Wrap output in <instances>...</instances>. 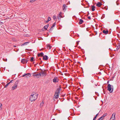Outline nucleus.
<instances>
[{"label":"nucleus","instance_id":"nucleus-26","mask_svg":"<svg viewBox=\"0 0 120 120\" xmlns=\"http://www.w3.org/2000/svg\"><path fill=\"white\" fill-rule=\"evenodd\" d=\"M98 114H99V113H98L95 116V117H94V120H95L96 119L97 117V116H98Z\"/></svg>","mask_w":120,"mask_h":120},{"label":"nucleus","instance_id":"nucleus-31","mask_svg":"<svg viewBox=\"0 0 120 120\" xmlns=\"http://www.w3.org/2000/svg\"><path fill=\"white\" fill-rule=\"evenodd\" d=\"M2 106V105L0 103V110H1L2 109V108H1V107Z\"/></svg>","mask_w":120,"mask_h":120},{"label":"nucleus","instance_id":"nucleus-12","mask_svg":"<svg viewBox=\"0 0 120 120\" xmlns=\"http://www.w3.org/2000/svg\"><path fill=\"white\" fill-rule=\"evenodd\" d=\"M102 5V3L99 2H98L96 4L97 6L99 7H100Z\"/></svg>","mask_w":120,"mask_h":120},{"label":"nucleus","instance_id":"nucleus-7","mask_svg":"<svg viewBox=\"0 0 120 120\" xmlns=\"http://www.w3.org/2000/svg\"><path fill=\"white\" fill-rule=\"evenodd\" d=\"M59 81L58 78L57 77H55L53 79V82L54 83L58 82Z\"/></svg>","mask_w":120,"mask_h":120},{"label":"nucleus","instance_id":"nucleus-41","mask_svg":"<svg viewBox=\"0 0 120 120\" xmlns=\"http://www.w3.org/2000/svg\"><path fill=\"white\" fill-rule=\"evenodd\" d=\"M88 18L90 19H91V18L90 16H88Z\"/></svg>","mask_w":120,"mask_h":120},{"label":"nucleus","instance_id":"nucleus-30","mask_svg":"<svg viewBox=\"0 0 120 120\" xmlns=\"http://www.w3.org/2000/svg\"><path fill=\"white\" fill-rule=\"evenodd\" d=\"M10 84V83L8 82V83L5 86V87L6 88L8 86V85Z\"/></svg>","mask_w":120,"mask_h":120},{"label":"nucleus","instance_id":"nucleus-22","mask_svg":"<svg viewBox=\"0 0 120 120\" xmlns=\"http://www.w3.org/2000/svg\"><path fill=\"white\" fill-rule=\"evenodd\" d=\"M29 43V42H27L24 43V44L22 45H27V44H28Z\"/></svg>","mask_w":120,"mask_h":120},{"label":"nucleus","instance_id":"nucleus-47","mask_svg":"<svg viewBox=\"0 0 120 120\" xmlns=\"http://www.w3.org/2000/svg\"><path fill=\"white\" fill-rule=\"evenodd\" d=\"M42 62V61H41V62H40L41 63Z\"/></svg>","mask_w":120,"mask_h":120},{"label":"nucleus","instance_id":"nucleus-1","mask_svg":"<svg viewBox=\"0 0 120 120\" xmlns=\"http://www.w3.org/2000/svg\"><path fill=\"white\" fill-rule=\"evenodd\" d=\"M38 94L34 92L32 94L29 98L30 100L32 102L35 100L37 98Z\"/></svg>","mask_w":120,"mask_h":120},{"label":"nucleus","instance_id":"nucleus-51","mask_svg":"<svg viewBox=\"0 0 120 120\" xmlns=\"http://www.w3.org/2000/svg\"><path fill=\"white\" fill-rule=\"evenodd\" d=\"M39 59H40V60H41V58H39Z\"/></svg>","mask_w":120,"mask_h":120},{"label":"nucleus","instance_id":"nucleus-28","mask_svg":"<svg viewBox=\"0 0 120 120\" xmlns=\"http://www.w3.org/2000/svg\"><path fill=\"white\" fill-rule=\"evenodd\" d=\"M3 60L5 61H7V59L5 58H3Z\"/></svg>","mask_w":120,"mask_h":120},{"label":"nucleus","instance_id":"nucleus-38","mask_svg":"<svg viewBox=\"0 0 120 120\" xmlns=\"http://www.w3.org/2000/svg\"><path fill=\"white\" fill-rule=\"evenodd\" d=\"M53 19H55L56 18L55 16L53 15Z\"/></svg>","mask_w":120,"mask_h":120},{"label":"nucleus","instance_id":"nucleus-40","mask_svg":"<svg viewBox=\"0 0 120 120\" xmlns=\"http://www.w3.org/2000/svg\"><path fill=\"white\" fill-rule=\"evenodd\" d=\"M41 30L42 31H44L45 30V29L43 28H42V29Z\"/></svg>","mask_w":120,"mask_h":120},{"label":"nucleus","instance_id":"nucleus-17","mask_svg":"<svg viewBox=\"0 0 120 120\" xmlns=\"http://www.w3.org/2000/svg\"><path fill=\"white\" fill-rule=\"evenodd\" d=\"M91 7L92 8V10L93 11H94L95 10V7L94 6L92 5L91 6Z\"/></svg>","mask_w":120,"mask_h":120},{"label":"nucleus","instance_id":"nucleus-42","mask_svg":"<svg viewBox=\"0 0 120 120\" xmlns=\"http://www.w3.org/2000/svg\"><path fill=\"white\" fill-rule=\"evenodd\" d=\"M63 48L64 49H63V50H66V49H65V47H63Z\"/></svg>","mask_w":120,"mask_h":120},{"label":"nucleus","instance_id":"nucleus-49","mask_svg":"<svg viewBox=\"0 0 120 120\" xmlns=\"http://www.w3.org/2000/svg\"><path fill=\"white\" fill-rule=\"evenodd\" d=\"M60 112V111H59V113H60V112Z\"/></svg>","mask_w":120,"mask_h":120},{"label":"nucleus","instance_id":"nucleus-19","mask_svg":"<svg viewBox=\"0 0 120 120\" xmlns=\"http://www.w3.org/2000/svg\"><path fill=\"white\" fill-rule=\"evenodd\" d=\"M107 113H105L102 116H101V117L103 119H104V117H105V116H106L107 115Z\"/></svg>","mask_w":120,"mask_h":120},{"label":"nucleus","instance_id":"nucleus-33","mask_svg":"<svg viewBox=\"0 0 120 120\" xmlns=\"http://www.w3.org/2000/svg\"><path fill=\"white\" fill-rule=\"evenodd\" d=\"M48 20L49 21H50L51 20V19L49 17H48Z\"/></svg>","mask_w":120,"mask_h":120},{"label":"nucleus","instance_id":"nucleus-14","mask_svg":"<svg viewBox=\"0 0 120 120\" xmlns=\"http://www.w3.org/2000/svg\"><path fill=\"white\" fill-rule=\"evenodd\" d=\"M44 55L43 53L42 52L40 53H39L38 54V57H40V56H43Z\"/></svg>","mask_w":120,"mask_h":120},{"label":"nucleus","instance_id":"nucleus-5","mask_svg":"<svg viewBox=\"0 0 120 120\" xmlns=\"http://www.w3.org/2000/svg\"><path fill=\"white\" fill-rule=\"evenodd\" d=\"M29 61V59L28 58L26 59H23L21 60V62L23 64L26 63Z\"/></svg>","mask_w":120,"mask_h":120},{"label":"nucleus","instance_id":"nucleus-52","mask_svg":"<svg viewBox=\"0 0 120 120\" xmlns=\"http://www.w3.org/2000/svg\"><path fill=\"white\" fill-rule=\"evenodd\" d=\"M42 50V49H41V50Z\"/></svg>","mask_w":120,"mask_h":120},{"label":"nucleus","instance_id":"nucleus-45","mask_svg":"<svg viewBox=\"0 0 120 120\" xmlns=\"http://www.w3.org/2000/svg\"><path fill=\"white\" fill-rule=\"evenodd\" d=\"M86 30L87 31H88V28H87L86 29Z\"/></svg>","mask_w":120,"mask_h":120},{"label":"nucleus","instance_id":"nucleus-29","mask_svg":"<svg viewBox=\"0 0 120 120\" xmlns=\"http://www.w3.org/2000/svg\"><path fill=\"white\" fill-rule=\"evenodd\" d=\"M53 30L52 28L51 27V28L49 30V32H50L52 30Z\"/></svg>","mask_w":120,"mask_h":120},{"label":"nucleus","instance_id":"nucleus-48","mask_svg":"<svg viewBox=\"0 0 120 120\" xmlns=\"http://www.w3.org/2000/svg\"><path fill=\"white\" fill-rule=\"evenodd\" d=\"M101 34V33H100V35Z\"/></svg>","mask_w":120,"mask_h":120},{"label":"nucleus","instance_id":"nucleus-34","mask_svg":"<svg viewBox=\"0 0 120 120\" xmlns=\"http://www.w3.org/2000/svg\"><path fill=\"white\" fill-rule=\"evenodd\" d=\"M14 80H12L10 82H9V83H12L13 82H14Z\"/></svg>","mask_w":120,"mask_h":120},{"label":"nucleus","instance_id":"nucleus-2","mask_svg":"<svg viewBox=\"0 0 120 120\" xmlns=\"http://www.w3.org/2000/svg\"><path fill=\"white\" fill-rule=\"evenodd\" d=\"M107 88L108 90L109 91L110 93H112L113 90V86L110 84H108Z\"/></svg>","mask_w":120,"mask_h":120},{"label":"nucleus","instance_id":"nucleus-53","mask_svg":"<svg viewBox=\"0 0 120 120\" xmlns=\"http://www.w3.org/2000/svg\"><path fill=\"white\" fill-rule=\"evenodd\" d=\"M94 120V119H93V120Z\"/></svg>","mask_w":120,"mask_h":120},{"label":"nucleus","instance_id":"nucleus-35","mask_svg":"<svg viewBox=\"0 0 120 120\" xmlns=\"http://www.w3.org/2000/svg\"><path fill=\"white\" fill-rule=\"evenodd\" d=\"M40 73L41 74V76H43L45 75H44V74H43V73H41H41Z\"/></svg>","mask_w":120,"mask_h":120},{"label":"nucleus","instance_id":"nucleus-37","mask_svg":"<svg viewBox=\"0 0 120 120\" xmlns=\"http://www.w3.org/2000/svg\"><path fill=\"white\" fill-rule=\"evenodd\" d=\"M19 80H17L15 82V83H17L18 84V83L19 82Z\"/></svg>","mask_w":120,"mask_h":120},{"label":"nucleus","instance_id":"nucleus-25","mask_svg":"<svg viewBox=\"0 0 120 120\" xmlns=\"http://www.w3.org/2000/svg\"><path fill=\"white\" fill-rule=\"evenodd\" d=\"M17 88V87L16 86H12V90H14V89H16Z\"/></svg>","mask_w":120,"mask_h":120},{"label":"nucleus","instance_id":"nucleus-9","mask_svg":"<svg viewBox=\"0 0 120 120\" xmlns=\"http://www.w3.org/2000/svg\"><path fill=\"white\" fill-rule=\"evenodd\" d=\"M67 6L65 4H64L63 5L62 7V8L63 10L64 11V12L66 10V8H67Z\"/></svg>","mask_w":120,"mask_h":120},{"label":"nucleus","instance_id":"nucleus-4","mask_svg":"<svg viewBox=\"0 0 120 120\" xmlns=\"http://www.w3.org/2000/svg\"><path fill=\"white\" fill-rule=\"evenodd\" d=\"M33 76L36 77V78H38L39 76H41V74L40 73H38V72H37L34 73L33 74Z\"/></svg>","mask_w":120,"mask_h":120},{"label":"nucleus","instance_id":"nucleus-6","mask_svg":"<svg viewBox=\"0 0 120 120\" xmlns=\"http://www.w3.org/2000/svg\"><path fill=\"white\" fill-rule=\"evenodd\" d=\"M31 75L30 73L27 74L25 73L24 75H22V77H25L27 78H28L31 76Z\"/></svg>","mask_w":120,"mask_h":120},{"label":"nucleus","instance_id":"nucleus-23","mask_svg":"<svg viewBox=\"0 0 120 120\" xmlns=\"http://www.w3.org/2000/svg\"><path fill=\"white\" fill-rule=\"evenodd\" d=\"M44 104V102L43 101H42V103H41V104H40V107H42L43 106V105Z\"/></svg>","mask_w":120,"mask_h":120},{"label":"nucleus","instance_id":"nucleus-21","mask_svg":"<svg viewBox=\"0 0 120 120\" xmlns=\"http://www.w3.org/2000/svg\"><path fill=\"white\" fill-rule=\"evenodd\" d=\"M34 58L33 57H32L31 58V59L30 60V61L31 62H33L34 61Z\"/></svg>","mask_w":120,"mask_h":120},{"label":"nucleus","instance_id":"nucleus-32","mask_svg":"<svg viewBox=\"0 0 120 120\" xmlns=\"http://www.w3.org/2000/svg\"><path fill=\"white\" fill-rule=\"evenodd\" d=\"M36 0H30V2L31 3H33Z\"/></svg>","mask_w":120,"mask_h":120},{"label":"nucleus","instance_id":"nucleus-50","mask_svg":"<svg viewBox=\"0 0 120 120\" xmlns=\"http://www.w3.org/2000/svg\"><path fill=\"white\" fill-rule=\"evenodd\" d=\"M14 46L15 47H16V46Z\"/></svg>","mask_w":120,"mask_h":120},{"label":"nucleus","instance_id":"nucleus-10","mask_svg":"<svg viewBox=\"0 0 120 120\" xmlns=\"http://www.w3.org/2000/svg\"><path fill=\"white\" fill-rule=\"evenodd\" d=\"M63 15V14L62 12H60V14H59L58 15V19L59 20V19H60V17L62 18L63 17V16H62V15Z\"/></svg>","mask_w":120,"mask_h":120},{"label":"nucleus","instance_id":"nucleus-39","mask_svg":"<svg viewBox=\"0 0 120 120\" xmlns=\"http://www.w3.org/2000/svg\"><path fill=\"white\" fill-rule=\"evenodd\" d=\"M17 83H15V84L14 86H16V87H17Z\"/></svg>","mask_w":120,"mask_h":120},{"label":"nucleus","instance_id":"nucleus-3","mask_svg":"<svg viewBox=\"0 0 120 120\" xmlns=\"http://www.w3.org/2000/svg\"><path fill=\"white\" fill-rule=\"evenodd\" d=\"M60 94L59 88L57 89L55 92L54 95L55 98V99H57L59 97V94Z\"/></svg>","mask_w":120,"mask_h":120},{"label":"nucleus","instance_id":"nucleus-20","mask_svg":"<svg viewBox=\"0 0 120 120\" xmlns=\"http://www.w3.org/2000/svg\"><path fill=\"white\" fill-rule=\"evenodd\" d=\"M83 22V20L81 19H80L79 21V24H81Z\"/></svg>","mask_w":120,"mask_h":120},{"label":"nucleus","instance_id":"nucleus-36","mask_svg":"<svg viewBox=\"0 0 120 120\" xmlns=\"http://www.w3.org/2000/svg\"><path fill=\"white\" fill-rule=\"evenodd\" d=\"M103 120L101 117H100L98 120Z\"/></svg>","mask_w":120,"mask_h":120},{"label":"nucleus","instance_id":"nucleus-15","mask_svg":"<svg viewBox=\"0 0 120 120\" xmlns=\"http://www.w3.org/2000/svg\"><path fill=\"white\" fill-rule=\"evenodd\" d=\"M103 33L105 34H107L108 33V30H104L103 31Z\"/></svg>","mask_w":120,"mask_h":120},{"label":"nucleus","instance_id":"nucleus-18","mask_svg":"<svg viewBox=\"0 0 120 120\" xmlns=\"http://www.w3.org/2000/svg\"><path fill=\"white\" fill-rule=\"evenodd\" d=\"M47 47L48 49H50L52 48V46H50L49 44H48L47 45Z\"/></svg>","mask_w":120,"mask_h":120},{"label":"nucleus","instance_id":"nucleus-8","mask_svg":"<svg viewBox=\"0 0 120 120\" xmlns=\"http://www.w3.org/2000/svg\"><path fill=\"white\" fill-rule=\"evenodd\" d=\"M116 114L115 113H113L112 116V117L110 119V120H115V115Z\"/></svg>","mask_w":120,"mask_h":120},{"label":"nucleus","instance_id":"nucleus-11","mask_svg":"<svg viewBox=\"0 0 120 120\" xmlns=\"http://www.w3.org/2000/svg\"><path fill=\"white\" fill-rule=\"evenodd\" d=\"M41 73H43L44 75L45 76L46 75V70H44L43 71L42 70H41Z\"/></svg>","mask_w":120,"mask_h":120},{"label":"nucleus","instance_id":"nucleus-16","mask_svg":"<svg viewBox=\"0 0 120 120\" xmlns=\"http://www.w3.org/2000/svg\"><path fill=\"white\" fill-rule=\"evenodd\" d=\"M49 26V25L48 24L45 26L43 28L45 29V30H47L48 27Z\"/></svg>","mask_w":120,"mask_h":120},{"label":"nucleus","instance_id":"nucleus-46","mask_svg":"<svg viewBox=\"0 0 120 120\" xmlns=\"http://www.w3.org/2000/svg\"><path fill=\"white\" fill-rule=\"evenodd\" d=\"M104 94H105V92L104 91Z\"/></svg>","mask_w":120,"mask_h":120},{"label":"nucleus","instance_id":"nucleus-43","mask_svg":"<svg viewBox=\"0 0 120 120\" xmlns=\"http://www.w3.org/2000/svg\"><path fill=\"white\" fill-rule=\"evenodd\" d=\"M49 21L48 20H47V21H45V22H46V23H47V22H48Z\"/></svg>","mask_w":120,"mask_h":120},{"label":"nucleus","instance_id":"nucleus-44","mask_svg":"<svg viewBox=\"0 0 120 120\" xmlns=\"http://www.w3.org/2000/svg\"><path fill=\"white\" fill-rule=\"evenodd\" d=\"M109 82V81H108L107 82V83H108Z\"/></svg>","mask_w":120,"mask_h":120},{"label":"nucleus","instance_id":"nucleus-24","mask_svg":"<svg viewBox=\"0 0 120 120\" xmlns=\"http://www.w3.org/2000/svg\"><path fill=\"white\" fill-rule=\"evenodd\" d=\"M120 47V45H119L117 46L116 48V50H118Z\"/></svg>","mask_w":120,"mask_h":120},{"label":"nucleus","instance_id":"nucleus-13","mask_svg":"<svg viewBox=\"0 0 120 120\" xmlns=\"http://www.w3.org/2000/svg\"><path fill=\"white\" fill-rule=\"evenodd\" d=\"M48 56L46 55H45L43 57V59L44 60H47L48 59Z\"/></svg>","mask_w":120,"mask_h":120},{"label":"nucleus","instance_id":"nucleus-27","mask_svg":"<svg viewBox=\"0 0 120 120\" xmlns=\"http://www.w3.org/2000/svg\"><path fill=\"white\" fill-rule=\"evenodd\" d=\"M56 25V22H55L52 25V26L51 27L52 28H53L54 26H55V25Z\"/></svg>","mask_w":120,"mask_h":120}]
</instances>
